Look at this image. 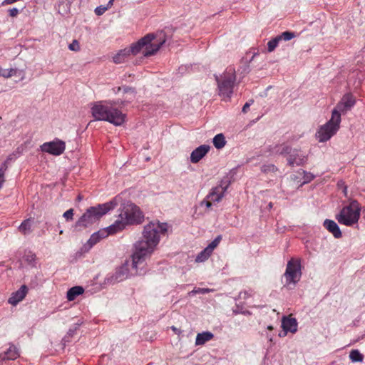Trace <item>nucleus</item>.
Masks as SVG:
<instances>
[{"mask_svg":"<svg viewBox=\"0 0 365 365\" xmlns=\"http://www.w3.org/2000/svg\"><path fill=\"white\" fill-rule=\"evenodd\" d=\"M168 229L167 223L159 221L151 222L145 225L142 239L135 244L134 267L145 262L146 258L154 252L161 237L166 235Z\"/></svg>","mask_w":365,"mask_h":365,"instance_id":"f257e3e1","label":"nucleus"},{"mask_svg":"<svg viewBox=\"0 0 365 365\" xmlns=\"http://www.w3.org/2000/svg\"><path fill=\"white\" fill-rule=\"evenodd\" d=\"M155 36L153 34H148L138 41L133 43L130 48H125L119 51L113 57L115 63L119 64L124 63L130 54L136 55L141 53L144 56H150L155 53L165 43V41L160 42L154 41Z\"/></svg>","mask_w":365,"mask_h":365,"instance_id":"f03ea898","label":"nucleus"},{"mask_svg":"<svg viewBox=\"0 0 365 365\" xmlns=\"http://www.w3.org/2000/svg\"><path fill=\"white\" fill-rule=\"evenodd\" d=\"M119 103L118 100L95 102L91 107L92 115L96 120L108 121L116 126L121 125L125 122V115L115 108Z\"/></svg>","mask_w":365,"mask_h":365,"instance_id":"7ed1b4c3","label":"nucleus"},{"mask_svg":"<svg viewBox=\"0 0 365 365\" xmlns=\"http://www.w3.org/2000/svg\"><path fill=\"white\" fill-rule=\"evenodd\" d=\"M217 84L218 95L225 101L230 100L236 81V73L234 67L229 66L220 75L215 76Z\"/></svg>","mask_w":365,"mask_h":365,"instance_id":"20e7f679","label":"nucleus"},{"mask_svg":"<svg viewBox=\"0 0 365 365\" xmlns=\"http://www.w3.org/2000/svg\"><path fill=\"white\" fill-rule=\"evenodd\" d=\"M116 205V200L114 199L108 202L98 205L96 207H91L76 222V226L88 227L93 224L108 211L115 208Z\"/></svg>","mask_w":365,"mask_h":365,"instance_id":"39448f33","label":"nucleus"},{"mask_svg":"<svg viewBox=\"0 0 365 365\" xmlns=\"http://www.w3.org/2000/svg\"><path fill=\"white\" fill-rule=\"evenodd\" d=\"M145 272V262L138 264L136 267H134L133 254L131 261H126L123 264L118 267L115 270V273L107 278V281L108 283L115 284L116 282L123 281L131 276L144 274Z\"/></svg>","mask_w":365,"mask_h":365,"instance_id":"423d86ee","label":"nucleus"},{"mask_svg":"<svg viewBox=\"0 0 365 365\" xmlns=\"http://www.w3.org/2000/svg\"><path fill=\"white\" fill-rule=\"evenodd\" d=\"M360 215L359 203L356 200H351L348 205L343 207L336 215V219L339 224L351 227L358 222Z\"/></svg>","mask_w":365,"mask_h":365,"instance_id":"0eeeda50","label":"nucleus"},{"mask_svg":"<svg viewBox=\"0 0 365 365\" xmlns=\"http://www.w3.org/2000/svg\"><path fill=\"white\" fill-rule=\"evenodd\" d=\"M276 152L279 155H287V164L292 167L303 165L307 161V154L299 150L293 149L287 145H282L281 147L277 148Z\"/></svg>","mask_w":365,"mask_h":365,"instance_id":"6e6552de","label":"nucleus"},{"mask_svg":"<svg viewBox=\"0 0 365 365\" xmlns=\"http://www.w3.org/2000/svg\"><path fill=\"white\" fill-rule=\"evenodd\" d=\"M340 123L341 118H339L335 114L331 115L330 120L317 130L316 138L318 141L324 143L329 140L339 129Z\"/></svg>","mask_w":365,"mask_h":365,"instance_id":"1a4fd4ad","label":"nucleus"},{"mask_svg":"<svg viewBox=\"0 0 365 365\" xmlns=\"http://www.w3.org/2000/svg\"><path fill=\"white\" fill-rule=\"evenodd\" d=\"M301 267L300 259L292 258L287 262L284 274L285 286L292 288L300 280L302 276Z\"/></svg>","mask_w":365,"mask_h":365,"instance_id":"9d476101","label":"nucleus"},{"mask_svg":"<svg viewBox=\"0 0 365 365\" xmlns=\"http://www.w3.org/2000/svg\"><path fill=\"white\" fill-rule=\"evenodd\" d=\"M119 214L129 225L139 224L142 222L143 215L138 206L131 202H127L122 205L119 210Z\"/></svg>","mask_w":365,"mask_h":365,"instance_id":"9b49d317","label":"nucleus"},{"mask_svg":"<svg viewBox=\"0 0 365 365\" xmlns=\"http://www.w3.org/2000/svg\"><path fill=\"white\" fill-rule=\"evenodd\" d=\"M355 98L350 93L345 94L333 109L331 115H336L341 118V115L347 113L355 105Z\"/></svg>","mask_w":365,"mask_h":365,"instance_id":"f8f14e48","label":"nucleus"},{"mask_svg":"<svg viewBox=\"0 0 365 365\" xmlns=\"http://www.w3.org/2000/svg\"><path fill=\"white\" fill-rule=\"evenodd\" d=\"M65 148V143L59 139L44 143L41 145V151L53 155H60L64 152Z\"/></svg>","mask_w":365,"mask_h":365,"instance_id":"ddd939ff","label":"nucleus"},{"mask_svg":"<svg viewBox=\"0 0 365 365\" xmlns=\"http://www.w3.org/2000/svg\"><path fill=\"white\" fill-rule=\"evenodd\" d=\"M229 184L222 182L220 185L213 187L207 195V199L211 200L213 202H219L227 191Z\"/></svg>","mask_w":365,"mask_h":365,"instance_id":"4468645a","label":"nucleus"},{"mask_svg":"<svg viewBox=\"0 0 365 365\" xmlns=\"http://www.w3.org/2000/svg\"><path fill=\"white\" fill-rule=\"evenodd\" d=\"M108 236V231L105 229L101 230L91 235L89 240L83 245V248L86 251L89 250L93 246L97 244L101 240L106 238Z\"/></svg>","mask_w":365,"mask_h":365,"instance_id":"2eb2a0df","label":"nucleus"},{"mask_svg":"<svg viewBox=\"0 0 365 365\" xmlns=\"http://www.w3.org/2000/svg\"><path fill=\"white\" fill-rule=\"evenodd\" d=\"M128 225V224L127 222H125V220L122 217V216L118 214L117 219L114 221V222L105 228V230L108 231V235H113L122 231Z\"/></svg>","mask_w":365,"mask_h":365,"instance_id":"dca6fc26","label":"nucleus"},{"mask_svg":"<svg viewBox=\"0 0 365 365\" xmlns=\"http://www.w3.org/2000/svg\"><path fill=\"white\" fill-rule=\"evenodd\" d=\"M210 149L208 145H201L195 148L190 154V160L192 163H197L202 159Z\"/></svg>","mask_w":365,"mask_h":365,"instance_id":"f3484780","label":"nucleus"},{"mask_svg":"<svg viewBox=\"0 0 365 365\" xmlns=\"http://www.w3.org/2000/svg\"><path fill=\"white\" fill-rule=\"evenodd\" d=\"M27 292V287L26 285L21 286V287L17 291L11 294L8 300V302L13 306H16L25 298Z\"/></svg>","mask_w":365,"mask_h":365,"instance_id":"a211bd4d","label":"nucleus"},{"mask_svg":"<svg viewBox=\"0 0 365 365\" xmlns=\"http://www.w3.org/2000/svg\"><path fill=\"white\" fill-rule=\"evenodd\" d=\"M297 322L295 318L283 317L282 327L285 332L295 333L297 331Z\"/></svg>","mask_w":365,"mask_h":365,"instance_id":"6ab92c4d","label":"nucleus"},{"mask_svg":"<svg viewBox=\"0 0 365 365\" xmlns=\"http://www.w3.org/2000/svg\"><path fill=\"white\" fill-rule=\"evenodd\" d=\"M20 356L19 348L11 344L7 350L0 354V359L1 360H15Z\"/></svg>","mask_w":365,"mask_h":365,"instance_id":"aec40b11","label":"nucleus"},{"mask_svg":"<svg viewBox=\"0 0 365 365\" xmlns=\"http://www.w3.org/2000/svg\"><path fill=\"white\" fill-rule=\"evenodd\" d=\"M323 225L335 238H340L342 236L339 225L334 220L327 219L324 220Z\"/></svg>","mask_w":365,"mask_h":365,"instance_id":"412c9836","label":"nucleus"},{"mask_svg":"<svg viewBox=\"0 0 365 365\" xmlns=\"http://www.w3.org/2000/svg\"><path fill=\"white\" fill-rule=\"evenodd\" d=\"M214 334L208 331H202V333H198L195 339V345H204L206 342L212 340Z\"/></svg>","mask_w":365,"mask_h":365,"instance_id":"4be33fe9","label":"nucleus"},{"mask_svg":"<svg viewBox=\"0 0 365 365\" xmlns=\"http://www.w3.org/2000/svg\"><path fill=\"white\" fill-rule=\"evenodd\" d=\"M84 292V289L81 286H75L69 289L66 294V298L68 301H73L77 297Z\"/></svg>","mask_w":365,"mask_h":365,"instance_id":"5701e85b","label":"nucleus"},{"mask_svg":"<svg viewBox=\"0 0 365 365\" xmlns=\"http://www.w3.org/2000/svg\"><path fill=\"white\" fill-rule=\"evenodd\" d=\"M33 220L26 219L24 220L19 227V230L24 235H29L32 232Z\"/></svg>","mask_w":365,"mask_h":365,"instance_id":"b1692460","label":"nucleus"},{"mask_svg":"<svg viewBox=\"0 0 365 365\" xmlns=\"http://www.w3.org/2000/svg\"><path fill=\"white\" fill-rule=\"evenodd\" d=\"M213 145L217 149H222L226 144V140L223 134L216 135L213 138Z\"/></svg>","mask_w":365,"mask_h":365,"instance_id":"393cba45","label":"nucleus"},{"mask_svg":"<svg viewBox=\"0 0 365 365\" xmlns=\"http://www.w3.org/2000/svg\"><path fill=\"white\" fill-rule=\"evenodd\" d=\"M349 359L354 363L362 362L364 355L358 349H353L349 353Z\"/></svg>","mask_w":365,"mask_h":365,"instance_id":"a878e982","label":"nucleus"},{"mask_svg":"<svg viewBox=\"0 0 365 365\" xmlns=\"http://www.w3.org/2000/svg\"><path fill=\"white\" fill-rule=\"evenodd\" d=\"M212 252L207 247H205L197 255L195 261L197 262H203L209 258Z\"/></svg>","mask_w":365,"mask_h":365,"instance_id":"bb28decb","label":"nucleus"},{"mask_svg":"<svg viewBox=\"0 0 365 365\" xmlns=\"http://www.w3.org/2000/svg\"><path fill=\"white\" fill-rule=\"evenodd\" d=\"M17 70L16 68L4 69L0 66V76L4 78H10L16 75Z\"/></svg>","mask_w":365,"mask_h":365,"instance_id":"cd10ccee","label":"nucleus"},{"mask_svg":"<svg viewBox=\"0 0 365 365\" xmlns=\"http://www.w3.org/2000/svg\"><path fill=\"white\" fill-rule=\"evenodd\" d=\"M279 42V37H278L277 36L271 39L270 41H269L267 43L268 52L270 53L274 51V49L278 46Z\"/></svg>","mask_w":365,"mask_h":365,"instance_id":"c85d7f7f","label":"nucleus"},{"mask_svg":"<svg viewBox=\"0 0 365 365\" xmlns=\"http://www.w3.org/2000/svg\"><path fill=\"white\" fill-rule=\"evenodd\" d=\"M122 89L123 90L124 93H129L131 96L129 98V99H132V98H135V91L133 88H132L130 87H123V88L118 87V88H113V91L115 93H117L120 92Z\"/></svg>","mask_w":365,"mask_h":365,"instance_id":"c756f323","label":"nucleus"},{"mask_svg":"<svg viewBox=\"0 0 365 365\" xmlns=\"http://www.w3.org/2000/svg\"><path fill=\"white\" fill-rule=\"evenodd\" d=\"M278 37H279V41H289L291 39H292L293 38L295 37V34L294 32H291V31H284L283 33H282L280 35H278L277 36Z\"/></svg>","mask_w":365,"mask_h":365,"instance_id":"7c9ffc66","label":"nucleus"},{"mask_svg":"<svg viewBox=\"0 0 365 365\" xmlns=\"http://www.w3.org/2000/svg\"><path fill=\"white\" fill-rule=\"evenodd\" d=\"M220 240H221V236H217L206 247L212 253L215 248L219 245Z\"/></svg>","mask_w":365,"mask_h":365,"instance_id":"2f4dec72","label":"nucleus"},{"mask_svg":"<svg viewBox=\"0 0 365 365\" xmlns=\"http://www.w3.org/2000/svg\"><path fill=\"white\" fill-rule=\"evenodd\" d=\"M302 173L304 174V176H303L304 180H303L302 185L308 183V182H311L314 178V175L311 173L306 172V171L303 170Z\"/></svg>","mask_w":365,"mask_h":365,"instance_id":"473e14b6","label":"nucleus"},{"mask_svg":"<svg viewBox=\"0 0 365 365\" xmlns=\"http://www.w3.org/2000/svg\"><path fill=\"white\" fill-rule=\"evenodd\" d=\"M261 170L263 173H273L277 170V168L272 164L264 165L261 167Z\"/></svg>","mask_w":365,"mask_h":365,"instance_id":"72a5a7b5","label":"nucleus"},{"mask_svg":"<svg viewBox=\"0 0 365 365\" xmlns=\"http://www.w3.org/2000/svg\"><path fill=\"white\" fill-rule=\"evenodd\" d=\"M111 6H108V4L106 6H99L95 9V14L98 16H101Z\"/></svg>","mask_w":365,"mask_h":365,"instance_id":"f704fd0d","label":"nucleus"},{"mask_svg":"<svg viewBox=\"0 0 365 365\" xmlns=\"http://www.w3.org/2000/svg\"><path fill=\"white\" fill-rule=\"evenodd\" d=\"M73 215L74 210L73 209L71 208L63 213V217L66 219V221H71L73 218Z\"/></svg>","mask_w":365,"mask_h":365,"instance_id":"c9c22d12","label":"nucleus"},{"mask_svg":"<svg viewBox=\"0 0 365 365\" xmlns=\"http://www.w3.org/2000/svg\"><path fill=\"white\" fill-rule=\"evenodd\" d=\"M79 325H80V324H76V327H75L74 329H70L68 330V331L67 332V335L63 338V341H64L65 342L66 341H68L67 338L72 337L75 334V333H76V330L78 329Z\"/></svg>","mask_w":365,"mask_h":365,"instance_id":"e433bc0d","label":"nucleus"},{"mask_svg":"<svg viewBox=\"0 0 365 365\" xmlns=\"http://www.w3.org/2000/svg\"><path fill=\"white\" fill-rule=\"evenodd\" d=\"M68 48L73 51H78L80 50V45L77 40H73L71 43L69 44Z\"/></svg>","mask_w":365,"mask_h":365,"instance_id":"4c0bfd02","label":"nucleus"},{"mask_svg":"<svg viewBox=\"0 0 365 365\" xmlns=\"http://www.w3.org/2000/svg\"><path fill=\"white\" fill-rule=\"evenodd\" d=\"M212 201L211 200H208L207 199V197H205V199H204L201 202H200V205L202 207V206H205L206 208L209 209L212 207Z\"/></svg>","mask_w":365,"mask_h":365,"instance_id":"58836bf2","label":"nucleus"},{"mask_svg":"<svg viewBox=\"0 0 365 365\" xmlns=\"http://www.w3.org/2000/svg\"><path fill=\"white\" fill-rule=\"evenodd\" d=\"M252 290H249V291H243V292H241L240 293V297L241 299H247L250 297H252Z\"/></svg>","mask_w":365,"mask_h":365,"instance_id":"ea45409f","label":"nucleus"},{"mask_svg":"<svg viewBox=\"0 0 365 365\" xmlns=\"http://www.w3.org/2000/svg\"><path fill=\"white\" fill-rule=\"evenodd\" d=\"M8 11L11 17H16L19 14V10L17 8L10 9Z\"/></svg>","mask_w":365,"mask_h":365,"instance_id":"a19ab883","label":"nucleus"},{"mask_svg":"<svg viewBox=\"0 0 365 365\" xmlns=\"http://www.w3.org/2000/svg\"><path fill=\"white\" fill-rule=\"evenodd\" d=\"M197 294H207V293H210L211 292H212L213 290L211 289H209V288H197Z\"/></svg>","mask_w":365,"mask_h":365,"instance_id":"79ce46f5","label":"nucleus"},{"mask_svg":"<svg viewBox=\"0 0 365 365\" xmlns=\"http://www.w3.org/2000/svg\"><path fill=\"white\" fill-rule=\"evenodd\" d=\"M253 103V101L252 100H250L249 101H247L245 105L244 106L242 107V111L243 113H247L250 106Z\"/></svg>","mask_w":365,"mask_h":365,"instance_id":"37998d69","label":"nucleus"},{"mask_svg":"<svg viewBox=\"0 0 365 365\" xmlns=\"http://www.w3.org/2000/svg\"><path fill=\"white\" fill-rule=\"evenodd\" d=\"M36 259V255L34 254H29L26 256V260L28 261L29 263H32Z\"/></svg>","mask_w":365,"mask_h":365,"instance_id":"c03bdc74","label":"nucleus"},{"mask_svg":"<svg viewBox=\"0 0 365 365\" xmlns=\"http://www.w3.org/2000/svg\"><path fill=\"white\" fill-rule=\"evenodd\" d=\"M265 336H266L267 339L269 340V341L272 342L273 341L274 335L272 334L266 332Z\"/></svg>","mask_w":365,"mask_h":365,"instance_id":"a18cd8bd","label":"nucleus"},{"mask_svg":"<svg viewBox=\"0 0 365 365\" xmlns=\"http://www.w3.org/2000/svg\"><path fill=\"white\" fill-rule=\"evenodd\" d=\"M171 329L178 335H180L182 332L181 330H180L179 329H178L177 327H175L174 326L171 327Z\"/></svg>","mask_w":365,"mask_h":365,"instance_id":"49530a36","label":"nucleus"},{"mask_svg":"<svg viewBox=\"0 0 365 365\" xmlns=\"http://www.w3.org/2000/svg\"><path fill=\"white\" fill-rule=\"evenodd\" d=\"M197 288H195L193 290H192L191 292H190L188 293V295H189V296H193V295H195V294H197Z\"/></svg>","mask_w":365,"mask_h":365,"instance_id":"de8ad7c7","label":"nucleus"},{"mask_svg":"<svg viewBox=\"0 0 365 365\" xmlns=\"http://www.w3.org/2000/svg\"><path fill=\"white\" fill-rule=\"evenodd\" d=\"M287 333V332H285V331H284V332H283V333H279V337H284V336H286Z\"/></svg>","mask_w":365,"mask_h":365,"instance_id":"09e8293b","label":"nucleus"},{"mask_svg":"<svg viewBox=\"0 0 365 365\" xmlns=\"http://www.w3.org/2000/svg\"><path fill=\"white\" fill-rule=\"evenodd\" d=\"M115 1V0H110V1H108V6H112V5H113V1Z\"/></svg>","mask_w":365,"mask_h":365,"instance_id":"8fccbe9b","label":"nucleus"},{"mask_svg":"<svg viewBox=\"0 0 365 365\" xmlns=\"http://www.w3.org/2000/svg\"><path fill=\"white\" fill-rule=\"evenodd\" d=\"M267 329L269 330V331H272L273 329V327L269 325L267 327Z\"/></svg>","mask_w":365,"mask_h":365,"instance_id":"3c124183","label":"nucleus"},{"mask_svg":"<svg viewBox=\"0 0 365 365\" xmlns=\"http://www.w3.org/2000/svg\"><path fill=\"white\" fill-rule=\"evenodd\" d=\"M343 192H344V193L346 195V192H347V187H344Z\"/></svg>","mask_w":365,"mask_h":365,"instance_id":"603ef678","label":"nucleus"},{"mask_svg":"<svg viewBox=\"0 0 365 365\" xmlns=\"http://www.w3.org/2000/svg\"><path fill=\"white\" fill-rule=\"evenodd\" d=\"M256 55L257 53H254L250 61H252Z\"/></svg>","mask_w":365,"mask_h":365,"instance_id":"864d4df0","label":"nucleus"},{"mask_svg":"<svg viewBox=\"0 0 365 365\" xmlns=\"http://www.w3.org/2000/svg\"><path fill=\"white\" fill-rule=\"evenodd\" d=\"M364 337H365V329H364V334H363V335H362L361 338L363 339V338H364Z\"/></svg>","mask_w":365,"mask_h":365,"instance_id":"5fc2aeb1","label":"nucleus"},{"mask_svg":"<svg viewBox=\"0 0 365 365\" xmlns=\"http://www.w3.org/2000/svg\"><path fill=\"white\" fill-rule=\"evenodd\" d=\"M269 208L272 207V204L271 202L269 204Z\"/></svg>","mask_w":365,"mask_h":365,"instance_id":"6e6d98bb","label":"nucleus"}]
</instances>
